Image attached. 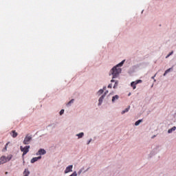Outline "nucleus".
I'll list each match as a JSON object with an SVG mask.
<instances>
[{
	"label": "nucleus",
	"mask_w": 176,
	"mask_h": 176,
	"mask_svg": "<svg viewBox=\"0 0 176 176\" xmlns=\"http://www.w3.org/2000/svg\"><path fill=\"white\" fill-rule=\"evenodd\" d=\"M42 159L41 156L34 157L31 160V163H35V162H38V160H41Z\"/></svg>",
	"instance_id": "7"
},
{
	"label": "nucleus",
	"mask_w": 176,
	"mask_h": 176,
	"mask_svg": "<svg viewBox=\"0 0 176 176\" xmlns=\"http://www.w3.org/2000/svg\"><path fill=\"white\" fill-rule=\"evenodd\" d=\"M31 140H32V137L30 136L29 135H26L23 140L24 145H28V144H30Z\"/></svg>",
	"instance_id": "3"
},
{
	"label": "nucleus",
	"mask_w": 176,
	"mask_h": 176,
	"mask_svg": "<svg viewBox=\"0 0 176 176\" xmlns=\"http://www.w3.org/2000/svg\"><path fill=\"white\" fill-rule=\"evenodd\" d=\"M78 174L76 173V172H74L72 175H70V176H77Z\"/></svg>",
	"instance_id": "22"
},
{
	"label": "nucleus",
	"mask_w": 176,
	"mask_h": 176,
	"mask_svg": "<svg viewBox=\"0 0 176 176\" xmlns=\"http://www.w3.org/2000/svg\"><path fill=\"white\" fill-rule=\"evenodd\" d=\"M64 113V109L60 110V115H63Z\"/></svg>",
	"instance_id": "24"
},
{
	"label": "nucleus",
	"mask_w": 176,
	"mask_h": 176,
	"mask_svg": "<svg viewBox=\"0 0 176 176\" xmlns=\"http://www.w3.org/2000/svg\"><path fill=\"white\" fill-rule=\"evenodd\" d=\"M91 142V140H89L87 144H89Z\"/></svg>",
	"instance_id": "32"
},
{
	"label": "nucleus",
	"mask_w": 176,
	"mask_h": 176,
	"mask_svg": "<svg viewBox=\"0 0 176 176\" xmlns=\"http://www.w3.org/2000/svg\"><path fill=\"white\" fill-rule=\"evenodd\" d=\"M30 175V170L28 169H25L23 172V176H29Z\"/></svg>",
	"instance_id": "13"
},
{
	"label": "nucleus",
	"mask_w": 176,
	"mask_h": 176,
	"mask_svg": "<svg viewBox=\"0 0 176 176\" xmlns=\"http://www.w3.org/2000/svg\"><path fill=\"white\" fill-rule=\"evenodd\" d=\"M10 144V142H8V143L6 144L5 151H6V149H8V145H9Z\"/></svg>",
	"instance_id": "23"
},
{
	"label": "nucleus",
	"mask_w": 176,
	"mask_h": 176,
	"mask_svg": "<svg viewBox=\"0 0 176 176\" xmlns=\"http://www.w3.org/2000/svg\"><path fill=\"white\" fill-rule=\"evenodd\" d=\"M131 93H129L128 96H131Z\"/></svg>",
	"instance_id": "33"
},
{
	"label": "nucleus",
	"mask_w": 176,
	"mask_h": 176,
	"mask_svg": "<svg viewBox=\"0 0 176 176\" xmlns=\"http://www.w3.org/2000/svg\"><path fill=\"white\" fill-rule=\"evenodd\" d=\"M155 76H156V74L154 76L151 77V79H155Z\"/></svg>",
	"instance_id": "30"
},
{
	"label": "nucleus",
	"mask_w": 176,
	"mask_h": 176,
	"mask_svg": "<svg viewBox=\"0 0 176 176\" xmlns=\"http://www.w3.org/2000/svg\"><path fill=\"white\" fill-rule=\"evenodd\" d=\"M6 174H8V172H6Z\"/></svg>",
	"instance_id": "34"
},
{
	"label": "nucleus",
	"mask_w": 176,
	"mask_h": 176,
	"mask_svg": "<svg viewBox=\"0 0 176 176\" xmlns=\"http://www.w3.org/2000/svg\"><path fill=\"white\" fill-rule=\"evenodd\" d=\"M107 94H108V91H106L104 92V94H103V96H106Z\"/></svg>",
	"instance_id": "26"
},
{
	"label": "nucleus",
	"mask_w": 176,
	"mask_h": 176,
	"mask_svg": "<svg viewBox=\"0 0 176 176\" xmlns=\"http://www.w3.org/2000/svg\"><path fill=\"white\" fill-rule=\"evenodd\" d=\"M142 80H136V81H133V82H132L131 83V87H133V90H135V89H136V86H137V85H138V83H142Z\"/></svg>",
	"instance_id": "5"
},
{
	"label": "nucleus",
	"mask_w": 176,
	"mask_h": 176,
	"mask_svg": "<svg viewBox=\"0 0 176 176\" xmlns=\"http://www.w3.org/2000/svg\"><path fill=\"white\" fill-rule=\"evenodd\" d=\"M120 72H122V69L118 66H116L111 69L109 75H112L113 79H115L119 76V74H120Z\"/></svg>",
	"instance_id": "1"
},
{
	"label": "nucleus",
	"mask_w": 176,
	"mask_h": 176,
	"mask_svg": "<svg viewBox=\"0 0 176 176\" xmlns=\"http://www.w3.org/2000/svg\"><path fill=\"white\" fill-rule=\"evenodd\" d=\"M74 99H72L68 103H67V106L68 105H71V104H73V102H74Z\"/></svg>",
	"instance_id": "20"
},
{
	"label": "nucleus",
	"mask_w": 176,
	"mask_h": 176,
	"mask_svg": "<svg viewBox=\"0 0 176 176\" xmlns=\"http://www.w3.org/2000/svg\"><path fill=\"white\" fill-rule=\"evenodd\" d=\"M118 87V81L115 82V85L113 86V89H116Z\"/></svg>",
	"instance_id": "21"
},
{
	"label": "nucleus",
	"mask_w": 176,
	"mask_h": 176,
	"mask_svg": "<svg viewBox=\"0 0 176 176\" xmlns=\"http://www.w3.org/2000/svg\"><path fill=\"white\" fill-rule=\"evenodd\" d=\"M124 64V60H122L121 63H120L118 65H116L119 68V67H122Z\"/></svg>",
	"instance_id": "18"
},
{
	"label": "nucleus",
	"mask_w": 176,
	"mask_h": 176,
	"mask_svg": "<svg viewBox=\"0 0 176 176\" xmlns=\"http://www.w3.org/2000/svg\"><path fill=\"white\" fill-rule=\"evenodd\" d=\"M117 100H119V96L116 95L112 97V102H115Z\"/></svg>",
	"instance_id": "11"
},
{
	"label": "nucleus",
	"mask_w": 176,
	"mask_h": 176,
	"mask_svg": "<svg viewBox=\"0 0 176 176\" xmlns=\"http://www.w3.org/2000/svg\"><path fill=\"white\" fill-rule=\"evenodd\" d=\"M129 111H130V106H129L127 108L122 111V115L126 113V112H129Z\"/></svg>",
	"instance_id": "14"
},
{
	"label": "nucleus",
	"mask_w": 176,
	"mask_h": 176,
	"mask_svg": "<svg viewBox=\"0 0 176 176\" xmlns=\"http://www.w3.org/2000/svg\"><path fill=\"white\" fill-rule=\"evenodd\" d=\"M73 167L74 166L72 165L67 166L65 170V174H68V173H71L72 171Z\"/></svg>",
	"instance_id": "6"
},
{
	"label": "nucleus",
	"mask_w": 176,
	"mask_h": 176,
	"mask_svg": "<svg viewBox=\"0 0 176 176\" xmlns=\"http://www.w3.org/2000/svg\"><path fill=\"white\" fill-rule=\"evenodd\" d=\"M11 135L13 138H16V137H17V135H19V133H17V132H16V131H12Z\"/></svg>",
	"instance_id": "10"
},
{
	"label": "nucleus",
	"mask_w": 176,
	"mask_h": 176,
	"mask_svg": "<svg viewBox=\"0 0 176 176\" xmlns=\"http://www.w3.org/2000/svg\"><path fill=\"white\" fill-rule=\"evenodd\" d=\"M111 82H115V80L112 79V80H111Z\"/></svg>",
	"instance_id": "31"
},
{
	"label": "nucleus",
	"mask_w": 176,
	"mask_h": 176,
	"mask_svg": "<svg viewBox=\"0 0 176 176\" xmlns=\"http://www.w3.org/2000/svg\"><path fill=\"white\" fill-rule=\"evenodd\" d=\"M173 52L172 51L170 53H169L168 54L170 55V56H171V54H173Z\"/></svg>",
	"instance_id": "29"
},
{
	"label": "nucleus",
	"mask_w": 176,
	"mask_h": 176,
	"mask_svg": "<svg viewBox=\"0 0 176 176\" xmlns=\"http://www.w3.org/2000/svg\"><path fill=\"white\" fill-rule=\"evenodd\" d=\"M83 135H85V133H83V132H81L76 135V136L78 137V138H82V137H83Z\"/></svg>",
	"instance_id": "16"
},
{
	"label": "nucleus",
	"mask_w": 176,
	"mask_h": 176,
	"mask_svg": "<svg viewBox=\"0 0 176 176\" xmlns=\"http://www.w3.org/2000/svg\"><path fill=\"white\" fill-rule=\"evenodd\" d=\"M104 90H107V87H103V89H100L98 92V94L99 96H101V94H102V93H104Z\"/></svg>",
	"instance_id": "12"
},
{
	"label": "nucleus",
	"mask_w": 176,
	"mask_h": 176,
	"mask_svg": "<svg viewBox=\"0 0 176 176\" xmlns=\"http://www.w3.org/2000/svg\"><path fill=\"white\" fill-rule=\"evenodd\" d=\"M12 159V155H3L0 158V164H5L7 162H9Z\"/></svg>",
	"instance_id": "2"
},
{
	"label": "nucleus",
	"mask_w": 176,
	"mask_h": 176,
	"mask_svg": "<svg viewBox=\"0 0 176 176\" xmlns=\"http://www.w3.org/2000/svg\"><path fill=\"white\" fill-rule=\"evenodd\" d=\"M175 130H176V127L173 126L171 129L168 130V133L170 134V133H173V131H175Z\"/></svg>",
	"instance_id": "15"
},
{
	"label": "nucleus",
	"mask_w": 176,
	"mask_h": 176,
	"mask_svg": "<svg viewBox=\"0 0 176 176\" xmlns=\"http://www.w3.org/2000/svg\"><path fill=\"white\" fill-rule=\"evenodd\" d=\"M168 57H170V55L168 54L166 56V58H168Z\"/></svg>",
	"instance_id": "28"
},
{
	"label": "nucleus",
	"mask_w": 176,
	"mask_h": 176,
	"mask_svg": "<svg viewBox=\"0 0 176 176\" xmlns=\"http://www.w3.org/2000/svg\"><path fill=\"white\" fill-rule=\"evenodd\" d=\"M142 122V120H138V121L135 122V125L138 126L140 123Z\"/></svg>",
	"instance_id": "19"
},
{
	"label": "nucleus",
	"mask_w": 176,
	"mask_h": 176,
	"mask_svg": "<svg viewBox=\"0 0 176 176\" xmlns=\"http://www.w3.org/2000/svg\"><path fill=\"white\" fill-rule=\"evenodd\" d=\"M104 98H105V95H102L101 97L98 100V101H99L98 105H101V104H102V101H103Z\"/></svg>",
	"instance_id": "9"
},
{
	"label": "nucleus",
	"mask_w": 176,
	"mask_h": 176,
	"mask_svg": "<svg viewBox=\"0 0 176 176\" xmlns=\"http://www.w3.org/2000/svg\"><path fill=\"white\" fill-rule=\"evenodd\" d=\"M21 152H23V155H27L30 151V146H25V147L21 146Z\"/></svg>",
	"instance_id": "4"
},
{
	"label": "nucleus",
	"mask_w": 176,
	"mask_h": 176,
	"mask_svg": "<svg viewBox=\"0 0 176 176\" xmlns=\"http://www.w3.org/2000/svg\"><path fill=\"white\" fill-rule=\"evenodd\" d=\"M82 173V170H80L78 173V174L80 175Z\"/></svg>",
	"instance_id": "27"
},
{
	"label": "nucleus",
	"mask_w": 176,
	"mask_h": 176,
	"mask_svg": "<svg viewBox=\"0 0 176 176\" xmlns=\"http://www.w3.org/2000/svg\"><path fill=\"white\" fill-rule=\"evenodd\" d=\"M36 155H46V151L43 148L38 150V153Z\"/></svg>",
	"instance_id": "8"
},
{
	"label": "nucleus",
	"mask_w": 176,
	"mask_h": 176,
	"mask_svg": "<svg viewBox=\"0 0 176 176\" xmlns=\"http://www.w3.org/2000/svg\"><path fill=\"white\" fill-rule=\"evenodd\" d=\"M170 71H171V68L166 69L164 74V76H166V75H167Z\"/></svg>",
	"instance_id": "17"
},
{
	"label": "nucleus",
	"mask_w": 176,
	"mask_h": 176,
	"mask_svg": "<svg viewBox=\"0 0 176 176\" xmlns=\"http://www.w3.org/2000/svg\"><path fill=\"white\" fill-rule=\"evenodd\" d=\"M108 88H109V89H112V84H109V85H108Z\"/></svg>",
	"instance_id": "25"
}]
</instances>
